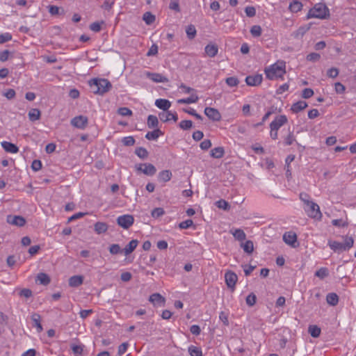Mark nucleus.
<instances>
[{"label": "nucleus", "instance_id": "49", "mask_svg": "<svg viewBox=\"0 0 356 356\" xmlns=\"http://www.w3.org/2000/svg\"><path fill=\"white\" fill-rule=\"evenodd\" d=\"M193 225V221L191 219L186 220L179 224V227L181 229H185L191 227Z\"/></svg>", "mask_w": 356, "mask_h": 356}, {"label": "nucleus", "instance_id": "27", "mask_svg": "<svg viewBox=\"0 0 356 356\" xmlns=\"http://www.w3.org/2000/svg\"><path fill=\"white\" fill-rule=\"evenodd\" d=\"M327 304L331 306H336L339 302V297L335 293H330L326 296Z\"/></svg>", "mask_w": 356, "mask_h": 356}, {"label": "nucleus", "instance_id": "55", "mask_svg": "<svg viewBox=\"0 0 356 356\" xmlns=\"http://www.w3.org/2000/svg\"><path fill=\"white\" fill-rule=\"evenodd\" d=\"M12 40V35L10 33H5L0 35V44L5 43Z\"/></svg>", "mask_w": 356, "mask_h": 356}, {"label": "nucleus", "instance_id": "47", "mask_svg": "<svg viewBox=\"0 0 356 356\" xmlns=\"http://www.w3.org/2000/svg\"><path fill=\"white\" fill-rule=\"evenodd\" d=\"M83 348H84V346H83V345L72 344L71 346V349H72V352L76 355H82L83 351Z\"/></svg>", "mask_w": 356, "mask_h": 356}, {"label": "nucleus", "instance_id": "20", "mask_svg": "<svg viewBox=\"0 0 356 356\" xmlns=\"http://www.w3.org/2000/svg\"><path fill=\"white\" fill-rule=\"evenodd\" d=\"M205 53L211 58L216 56L218 52V48L216 44H207L204 48Z\"/></svg>", "mask_w": 356, "mask_h": 356}, {"label": "nucleus", "instance_id": "1", "mask_svg": "<svg viewBox=\"0 0 356 356\" xmlns=\"http://www.w3.org/2000/svg\"><path fill=\"white\" fill-rule=\"evenodd\" d=\"M266 78L270 80L282 78L286 73L285 63L278 61L265 69Z\"/></svg>", "mask_w": 356, "mask_h": 356}, {"label": "nucleus", "instance_id": "48", "mask_svg": "<svg viewBox=\"0 0 356 356\" xmlns=\"http://www.w3.org/2000/svg\"><path fill=\"white\" fill-rule=\"evenodd\" d=\"M204 114L213 121H218L221 119L220 113H204Z\"/></svg>", "mask_w": 356, "mask_h": 356}, {"label": "nucleus", "instance_id": "62", "mask_svg": "<svg viewBox=\"0 0 356 356\" xmlns=\"http://www.w3.org/2000/svg\"><path fill=\"white\" fill-rule=\"evenodd\" d=\"M19 295L21 296V297H24L26 298H29L30 297L32 296V291L31 290L29 289H23L20 291Z\"/></svg>", "mask_w": 356, "mask_h": 356}, {"label": "nucleus", "instance_id": "39", "mask_svg": "<svg viewBox=\"0 0 356 356\" xmlns=\"http://www.w3.org/2000/svg\"><path fill=\"white\" fill-rule=\"evenodd\" d=\"M135 154L140 159H146L148 156L147 150L141 147L136 149Z\"/></svg>", "mask_w": 356, "mask_h": 356}, {"label": "nucleus", "instance_id": "41", "mask_svg": "<svg viewBox=\"0 0 356 356\" xmlns=\"http://www.w3.org/2000/svg\"><path fill=\"white\" fill-rule=\"evenodd\" d=\"M216 205L218 208L222 209L225 211H227L230 209L229 204L225 200H220L216 202Z\"/></svg>", "mask_w": 356, "mask_h": 356}, {"label": "nucleus", "instance_id": "51", "mask_svg": "<svg viewBox=\"0 0 356 356\" xmlns=\"http://www.w3.org/2000/svg\"><path fill=\"white\" fill-rule=\"evenodd\" d=\"M103 24H104L103 21H102L101 22H93L90 25V29L94 32H99L101 31V29H102L101 26Z\"/></svg>", "mask_w": 356, "mask_h": 356}, {"label": "nucleus", "instance_id": "29", "mask_svg": "<svg viewBox=\"0 0 356 356\" xmlns=\"http://www.w3.org/2000/svg\"><path fill=\"white\" fill-rule=\"evenodd\" d=\"M231 233L236 240L240 241H244L246 238L245 233L241 229H235L233 231L231 230Z\"/></svg>", "mask_w": 356, "mask_h": 356}, {"label": "nucleus", "instance_id": "61", "mask_svg": "<svg viewBox=\"0 0 356 356\" xmlns=\"http://www.w3.org/2000/svg\"><path fill=\"white\" fill-rule=\"evenodd\" d=\"M339 74V70L336 67H332L327 72V75L330 78H335Z\"/></svg>", "mask_w": 356, "mask_h": 356}, {"label": "nucleus", "instance_id": "35", "mask_svg": "<svg viewBox=\"0 0 356 356\" xmlns=\"http://www.w3.org/2000/svg\"><path fill=\"white\" fill-rule=\"evenodd\" d=\"M143 19L145 21L146 24L151 25L156 19L155 15L152 14L150 12H146L143 14Z\"/></svg>", "mask_w": 356, "mask_h": 356}, {"label": "nucleus", "instance_id": "7", "mask_svg": "<svg viewBox=\"0 0 356 356\" xmlns=\"http://www.w3.org/2000/svg\"><path fill=\"white\" fill-rule=\"evenodd\" d=\"M134 218L131 215H122L120 216L117 218L118 225L125 229H129L134 224Z\"/></svg>", "mask_w": 356, "mask_h": 356}, {"label": "nucleus", "instance_id": "58", "mask_svg": "<svg viewBox=\"0 0 356 356\" xmlns=\"http://www.w3.org/2000/svg\"><path fill=\"white\" fill-rule=\"evenodd\" d=\"M31 168L33 171L37 172L42 168V162L40 160H34L31 164Z\"/></svg>", "mask_w": 356, "mask_h": 356}, {"label": "nucleus", "instance_id": "60", "mask_svg": "<svg viewBox=\"0 0 356 356\" xmlns=\"http://www.w3.org/2000/svg\"><path fill=\"white\" fill-rule=\"evenodd\" d=\"M200 146L202 149L207 150L211 147V141L209 139H205L200 143Z\"/></svg>", "mask_w": 356, "mask_h": 356}, {"label": "nucleus", "instance_id": "16", "mask_svg": "<svg viewBox=\"0 0 356 356\" xmlns=\"http://www.w3.org/2000/svg\"><path fill=\"white\" fill-rule=\"evenodd\" d=\"M155 105L163 111H168L171 106V102L165 99H158L155 101Z\"/></svg>", "mask_w": 356, "mask_h": 356}, {"label": "nucleus", "instance_id": "33", "mask_svg": "<svg viewBox=\"0 0 356 356\" xmlns=\"http://www.w3.org/2000/svg\"><path fill=\"white\" fill-rule=\"evenodd\" d=\"M241 247L243 248L244 252L248 254L252 253L254 250V244L253 242L250 240H248L244 243H242Z\"/></svg>", "mask_w": 356, "mask_h": 356}, {"label": "nucleus", "instance_id": "57", "mask_svg": "<svg viewBox=\"0 0 356 356\" xmlns=\"http://www.w3.org/2000/svg\"><path fill=\"white\" fill-rule=\"evenodd\" d=\"M242 267L243 268L244 273L245 276L250 275L252 272L256 268L255 266L252 265H243Z\"/></svg>", "mask_w": 356, "mask_h": 356}, {"label": "nucleus", "instance_id": "3", "mask_svg": "<svg viewBox=\"0 0 356 356\" xmlns=\"http://www.w3.org/2000/svg\"><path fill=\"white\" fill-rule=\"evenodd\" d=\"M354 244V239L352 236H346L344 237L343 243L338 242L336 241H329L328 245L334 252H341L350 249Z\"/></svg>", "mask_w": 356, "mask_h": 356}, {"label": "nucleus", "instance_id": "17", "mask_svg": "<svg viewBox=\"0 0 356 356\" xmlns=\"http://www.w3.org/2000/svg\"><path fill=\"white\" fill-rule=\"evenodd\" d=\"M83 282V277L82 275H74L69 279V285L71 287H78Z\"/></svg>", "mask_w": 356, "mask_h": 356}, {"label": "nucleus", "instance_id": "14", "mask_svg": "<svg viewBox=\"0 0 356 356\" xmlns=\"http://www.w3.org/2000/svg\"><path fill=\"white\" fill-rule=\"evenodd\" d=\"M286 122L287 118L285 115H279L270 123V129L278 130Z\"/></svg>", "mask_w": 356, "mask_h": 356}, {"label": "nucleus", "instance_id": "4", "mask_svg": "<svg viewBox=\"0 0 356 356\" xmlns=\"http://www.w3.org/2000/svg\"><path fill=\"white\" fill-rule=\"evenodd\" d=\"M329 15L330 12L327 7L324 3H317L309 10L307 18L325 19Z\"/></svg>", "mask_w": 356, "mask_h": 356}, {"label": "nucleus", "instance_id": "13", "mask_svg": "<svg viewBox=\"0 0 356 356\" xmlns=\"http://www.w3.org/2000/svg\"><path fill=\"white\" fill-rule=\"evenodd\" d=\"M262 75L257 74L254 75H250L246 76L245 82L248 86H256L261 84V83L262 82Z\"/></svg>", "mask_w": 356, "mask_h": 356}, {"label": "nucleus", "instance_id": "8", "mask_svg": "<svg viewBox=\"0 0 356 356\" xmlns=\"http://www.w3.org/2000/svg\"><path fill=\"white\" fill-rule=\"evenodd\" d=\"M137 171L141 172L147 176H153L156 172V169L152 163H140L136 165Z\"/></svg>", "mask_w": 356, "mask_h": 356}, {"label": "nucleus", "instance_id": "31", "mask_svg": "<svg viewBox=\"0 0 356 356\" xmlns=\"http://www.w3.org/2000/svg\"><path fill=\"white\" fill-rule=\"evenodd\" d=\"M307 106V104L305 101H299L293 104L291 106V111H301Z\"/></svg>", "mask_w": 356, "mask_h": 356}, {"label": "nucleus", "instance_id": "46", "mask_svg": "<svg viewBox=\"0 0 356 356\" xmlns=\"http://www.w3.org/2000/svg\"><path fill=\"white\" fill-rule=\"evenodd\" d=\"M328 274V270L326 268H321L315 273V275L321 279L325 278Z\"/></svg>", "mask_w": 356, "mask_h": 356}, {"label": "nucleus", "instance_id": "36", "mask_svg": "<svg viewBox=\"0 0 356 356\" xmlns=\"http://www.w3.org/2000/svg\"><path fill=\"white\" fill-rule=\"evenodd\" d=\"M158 123H159V121H158V118L156 116L153 115H150L148 116L147 126L149 128L152 129V128L156 127L158 126Z\"/></svg>", "mask_w": 356, "mask_h": 356}, {"label": "nucleus", "instance_id": "54", "mask_svg": "<svg viewBox=\"0 0 356 356\" xmlns=\"http://www.w3.org/2000/svg\"><path fill=\"white\" fill-rule=\"evenodd\" d=\"M245 13L249 17H253L256 15V9L254 6H247L245 8Z\"/></svg>", "mask_w": 356, "mask_h": 356}, {"label": "nucleus", "instance_id": "64", "mask_svg": "<svg viewBox=\"0 0 356 356\" xmlns=\"http://www.w3.org/2000/svg\"><path fill=\"white\" fill-rule=\"evenodd\" d=\"M10 54V52L8 49L3 50V51L0 52V61L5 62L8 60Z\"/></svg>", "mask_w": 356, "mask_h": 356}, {"label": "nucleus", "instance_id": "18", "mask_svg": "<svg viewBox=\"0 0 356 356\" xmlns=\"http://www.w3.org/2000/svg\"><path fill=\"white\" fill-rule=\"evenodd\" d=\"M1 146L7 152L17 153L19 151V148L15 144L10 142L3 141Z\"/></svg>", "mask_w": 356, "mask_h": 356}, {"label": "nucleus", "instance_id": "2", "mask_svg": "<svg viewBox=\"0 0 356 356\" xmlns=\"http://www.w3.org/2000/svg\"><path fill=\"white\" fill-rule=\"evenodd\" d=\"M91 91L95 94L103 95L112 87L109 81L106 79H93L89 81Z\"/></svg>", "mask_w": 356, "mask_h": 356}, {"label": "nucleus", "instance_id": "12", "mask_svg": "<svg viewBox=\"0 0 356 356\" xmlns=\"http://www.w3.org/2000/svg\"><path fill=\"white\" fill-rule=\"evenodd\" d=\"M7 222L13 225L22 227L25 225L26 220L21 216H8L7 217Z\"/></svg>", "mask_w": 356, "mask_h": 356}, {"label": "nucleus", "instance_id": "11", "mask_svg": "<svg viewBox=\"0 0 356 356\" xmlns=\"http://www.w3.org/2000/svg\"><path fill=\"white\" fill-rule=\"evenodd\" d=\"M145 75L147 78L149 79L155 83H166L168 81V79L167 77L159 73L145 72Z\"/></svg>", "mask_w": 356, "mask_h": 356}, {"label": "nucleus", "instance_id": "42", "mask_svg": "<svg viewBox=\"0 0 356 356\" xmlns=\"http://www.w3.org/2000/svg\"><path fill=\"white\" fill-rule=\"evenodd\" d=\"M109 252L111 254H118L123 252V250L121 249L120 246L118 244H112L110 245Z\"/></svg>", "mask_w": 356, "mask_h": 356}, {"label": "nucleus", "instance_id": "6", "mask_svg": "<svg viewBox=\"0 0 356 356\" xmlns=\"http://www.w3.org/2000/svg\"><path fill=\"white\" fill-rule=\"evenodd\" d=\"M70 123L72 126L83 130L87 127L88 124V119L86 116L80 115L73 118L71 120Z\"/></svg>", "mask_w": 356, "mask_h": 356}, {"label": "nucleus", "instance_id": "25", "mask_svg": "<svg viewBox=\"0 0 356 356\" xmlns=\"http://www.w3.org/2000/svg\"><path fill=\"white\" fill-rule=\"evenodd\" d=\"M94 229L98 234L105 233L108 230V225L106 222H97L94 225Z\"/></svg>", "mask_w": 356, "mask_h": 356}, {"label": "nucleus", "instance_id": "21", "mask_svg": "<svg viewBox=\"0 0 356 356\" xmlns=\"http://www.w3.org/2000/svg\"><path fill=\"white\" fill-rule=\"evenodd\" d=\"M138 241L136 239L131 240L123 249V253L127 256L131 254L137 247Z\"/></svg>", "mask_w": 356, "mask_h": 356}, {"label": "nucleus", "instance_id": "45", "mask_svg": "<svg viewBox=\"0 0 356 356\" xmlns=\"http://www.w3.org/2000/svg\"><path fill=\"white\" fill-rule=\"evenodd\" d=\"M164 213H165V211L163 208L157 207V208L154 209L152 211L151 214L153 218H157L162 216Z\"/></svg>", "mask_w": 356, "mask_h": 356}, {"label": "nucleus", "instance_id": "50", "mask_svg": "<svg viewBox=\"0 0 356 356\" xmlns=\"http://www.w3.org/2000/svg\"><path fill=\"white\" fill-rule=\"evenodd\" d=\"M226 83L230 87H234L238 86L239 81L237 78L234 76L228 77L225 80Z\"/></svg>", "mask_w": 356, "mask_h": 356}, {"label": "nucleus", "instance_id": "10", "mask_svg": "<svg viewBox=\"0 0 356 356\" xmlns=\"http://www.w3.org/2000/svg\"><path fill=\"white\" fill-rule=\"evenodd\" d=\"M149 301L156 307H164L165 299L159 293L152 294L149 298Z\"/></svg>", "mask_w": 356, "mask_h": 356}, {"label": "nucleus", "instance_id": "34", "mask_svg": "<svg viewBox=\"0 0 356 356\" xmlns=\"http://www.w3.org/2000/svg\"><path fill=\"white\" fill-rule=\"evenodd\" d=\"M37 281L41 284L47 285L50 282V278L46 273H40L37 276Z\"/></svg>", "mask_w": 356, "mask_h": 356}, {"label": "nucleus", "instance_id": "43", "mask_svg": "<svg viewBox=\"0 0 356 356\" xmlns=\"http://www.w3.org/2000/svg\"><path fill=\"white\" fill-rule=\"evenodd\" d=\"M257 300V297L253 293H250L246 297V304L250 307H252L255 305Z\"/></svg>", "mask_w": 356, "mask_h": 356}, {"label": "nucleus", "instance_id": "5", "mask_svg": "<svg viewBox=\"0 0 356 356\" xmlns=\"http://www.w3.org/2000/svg\"><path fill=\"white\" fill-rule=\"evenodd\" d=\"M304 210L307 216L314 219L321 220L322 218V213L321 212L319 206L313 201H310L304 207Z\"/></svg>", "mask_w": 356, "mask_h": 356}, {"label": "nucleus", "instance_id": "37", "mask_svg": "<svg viewBox=\"0 0 356 356\" xmlns=\"http://www.w3.org/2000/svg\"><path fill=\"white\" fill-rule=\"evenodd\" d=\"M188 353L191 356H202V349L194 346L188 347Z\"/></svg>", "mask_w": 356, "mask_h": 356}, {"label": "nucleus", "instance_id": "32", "mask_svg": "<svg viewBox=\"0 0 356 356\" xmlns=\"http://www.w3.org/2000/svg\"><path fill=\"white\" fill-rule=\"evenodd\" d=\"M186 33L189 40H193L197 34V31L194 25L190 24L186 29Z\"/></svg>", "mask_w": 356, "mask_h": 356}, {"label": "nucleus", "instance_id": "9", "mask_svg": "<svg viewBox=\"0 0 356 356\" xmlns=\"http://www.w3.org/2000/svg\"><path fill=\"white\" fill-rule=\"evenodd\" d=\"M225 283L229 289L232 291H234L235 289V286L236 282L238 280V277L236 274L232 271H227L225 274Z\"/></svg>", "mask_w": 356, "mask_h": 356}, {"label": "nucleus", "instance_id": "26", "mask_svg": "<svg viewBox=\"0 0 356 356\" xmlns=\"http://www.w3.org/2000/svg\"><path fill=\"white\" fill-rule=\"evenodd\" d=\"M302 6L303 5L300 1L298 0H293L290 3L289 9L292 13H298L302 10Z\"/></svg>", "mask_w": 356, "mask_h": 356}, {"label": "nucleus", "instance_id": "15", "mask_svg": "<svg viewBox=\"0 0 356 356\" xmlns=\"http://www.w3.org/2000/svg\"><path fill=\"white\" fill-rule=\"evenodd\" d=\"M283 241L288 245L295 246L294 244L297 241V235L292 232H286L283 235Z\"/></svg>", "mask_w": 356, "mask_h": 356}, {"label": "nucleus", "instance_id": "53", "mask_svg": "<svg viewBox=\"0 0 356 356\" xmlns=\"http://www.w3.org/2000/svg\"><path fill=\"white\" fill-rule=\"evenodd\" d=\"M122 142L125 146H132L135 143V139L133 136H127L123 138Z\"/></svg>", "mask_w": 356, "mask_h": 356}, {"label": "nucleus", "instance_id": "23", "mask_svg": "<svg viewBox=\"0 0 356 356\" xmlns=\"http://www.w3.org/2000/svg\"><path fill=\"white\" fill-rule=\"evenodd\" d=\"M225 149L222 147H217L211 150L210 155L215 159H221L224 156Z\"/></svg>", "mask_w": 356, "mask_h": 356}, {"label": "nucleus", "instance_id": "44", "mask_svg": "<svg viewBox=\"0 0 356 356\" xmlns=\"http://www.w3.org/2000/svg\"><path fill=\"white\" fill-rule=\"evenodd\" d=\"M193 126V122L191 120H184L180 122L179 127L183 130H188Z\"/></svg>", "mask_w": 356, "mask_h": 356}, {"label": "nucleus", "instance_id": "38", "mask_svg": "<svg viewBox=\"0 0 356 356\" xmlns=\"http://www.w3.org/2000/svg\"><path fill=\"white\" fill-rule=\"evenodd\" d=\"M250 33L254 38H258L261 36L262 29L259 25H254L250 29Z\"/></svg>", "mask_w": 356, "mask_h": 356}, {"label": "nucleus", "instance_id": "30", "mask_svg": "<svg viewBox=\"0 0 356 356\" xmlns=\"http://www.w3.org/2000/svg\"><path fill=\"white\" fill-rule=\"evenodd\" d=\"M308 332L312 337L317 338L320 336L321 330L316 325H310L308 327Z\"/></svg>", "mask_w": 356, "mask_h": 356}, {"label": "nucleus", "instance_id": "28", "mask_svg": "<svg viewBox=\"0 0 356 356\" xmlns=\"http://www.w3.org/2000/svg\"><path fill=\"white\" fill-rule=\"evenodd\" d=\"M162 134V131L160 129H156L152 131L147 132L145 135V138L149 140H155Z\"/></svg>", "mask_w": 356, "mask_h": 356}, {"label": "nucleus", "instance_id": "40", "mask_svg": "<svg viewBox=\"0 0 356 356\" xmlns=\"http://www.w3.org/2000/svg\"><path fill=\"white\" fill-rule=\"evenodd\" d=\"M197 99H198L197 96L192 95L189 97L184 98V99H180L177 100V102L179 104H191V103H194V102H197Z\"/></svg>", "mask_w": 356, "mask_h": 356}, {"label": "nucleus", "instance_id": "22", "mask_svg": "<svg viewBox=\"0 0 356 356\" xmlns=\"http://www.w3.org/2000/svg\"><path fill=\"white\" fill-rule=\"evenodd\" d=\"M31 320L33 321V326L35 327L38 332H41L43 330L42 326L40 323L41 316L40 314L34 313L31 316Z\"/></svg>", "mask_w": 356, "mask_h": 356}, {"label": "nucleus", "instance_id": "56", "mask_svg": "<svg viewBox=\"0 0 356 356\" xmlns=\"http://www.w3.org/2000/svg\"><path fill=\"white\" fill-rule=\"evenodd\" d=\"M128 346H129V344L127 342H124V343H122V344H120L118 347V355L119 356H121L123 354H124L127 350Z\"/></svg>", "mask_w": 356, "mask_h": 356}, {"label": "nucleus", "instance_id": "19", "mask_svg": "<svg viewBox=\"0 0 356 356\" xmlns=\"http://www.w3.org/2000/svg\"><path fill=\"white\" fill-rule=\"evenodd\" d=\"M295 159V156L290 154L285 159L286 177L289 179L291 177V163Z\"/></svg>", "mask_w": 356, "mask_h": 356}, {"label": "nucleus", "instance_id": "59", "mask_svg": "<svg viewBox=\"0 0 356 356\" xmlns=\"http://www.w3.org/2000/svg\"><path fill=\"white\" fill-rule=\"evenodd\" d=\"M173 113H159V118L163 122H167L171 120L170 116Z\"/></svg>", "mask_w": 356, "mask_h": 356}, {"label": "nucleus", "instance_id": "63", "mask_svg": "<svg viewBox=\"0 0 356 356\" xmlns=\"http://www.w3.org/2000/svg\"><path fill=\"white\" fill-rule=\"evenodd\" d=\"M314 95V91L311 88H305L302 92V97L305 99L311 97Z\"/></svg>", "mask_w": 356, "mask_h": 356}, {"label": "nucleus", "instance_id": "24", "mask_svg": "<svg viewBox=\"0 0 356 356\" xmlns=\"http://www.w3.org/2000/svg\"><path fill=\"white\" fill-rule=\"evenodd\" d=\"M172 172L169 170H165L161 171L158 175V179L159 181L167 182L172 178Z\"/></svg>", "mask_w": 356, "mask_h": 356}, {"label": "nucleus", "instance_id": "52", "mask_svg": "<svg viewBox=\"0 0 356 356\" xmlns=\"http://www.w3.org/2000/svg\"><path fill=\"white\" fill-rule=\"evenodd\" d=\"M321 58V55L318 53H310L307 56V60L311 62H316Z\"/></svg>", "mask_w": 356, "mask_h": 356}]
</instances>
